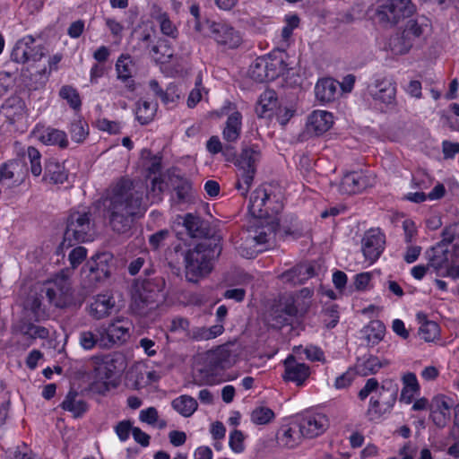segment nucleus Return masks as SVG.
<instances>
[{
	"instance_id": "nucleus-1",
	"label": "nucleus",
	"mask_w": 459,
	"mask_h": 459,
	"mask_svg": "<svg viewBox=\"0 0 459 459\" xmlns=\"http://www.w3.org/2000/svg\"><path fill=\"white\" fill-rule=\"evenodd\" d=\"M163 184V180L154 178L146 194L143 184L134 183L130 178H121L114 183L102 197L103 215L112 230L117 234L127 233L134 216L146 210L145 199H151L152 203L161 200Z\"/></svg>"
},
{
	"instance_id": "nucleus-2",
	"label": "nucleus",
	"mask_w": 459,
	"mask_h": 459,
	"mask_svg": "<svg viewBox=\"0 0 459 459\" xmlns=\"http://www.w3.org/2000/svg\"><path fill=\"white\" fill-rule=\"evenodd\" d=\"M221 152L227 161L236 160L239 173L238 174V178L235 186L241 192V195L246 196L253 184L256 172V164L261 159V149L259 145L251 144L243 146L238 159L236 149L231 145V143L223 145Z\"/></svg>"
},
{
	"instance_id": "nucleus-3",
	"label": "nucleus",
	"mask_w": 459,
	"mask_h": 459,
	"mask_svg": "<svg viewBox=\"0 0 459 459\" xmlns=\"http://www.w3.org/2000/svg\"><path fill=\"white\" fill-rule=\"evenodd\" d=\"M222 246L220 238L204 239L185 255L186 275L190 281L208 274L212 269V261L220 256Z\"/></svg>"
},
{
	"instance_id": "nucleus-4",
	"label": "nucleus",
	"mask_w": 459,
	"mask_h": 459,
	"mask_svg": "<svg viewBox=\"0 0 459 459\" xmlns=\"http://www.w3.org/2000/svg\"><path fill=\"white\" fill-rule=\"evenodd\" d=\"M278 229L279 223L274 221H272V225L250 226L232 238L234 247L242 257L254 258L262 251L258 247L267 243L271 235Z\"/></svg>"
},
{
	"instance_id": "nucleus-5",
	"label": "nucleus",
	"mask_w": 459,
	"mask_h": 459,
	"mask_svg": "<svg viewBox=\"0 0 459 459\" xmlns=\"http://www.w3.org/2000/svg\"><path fill=\"white\" fill-rule=\"evenodd\" d=\"M92 229L91 213L85 211H74L66 219L61 248H69L76 244L91 239Z\"/></svg>"
},
{
	"instance_id": "nucleus-6",
	"label": "nucleus",
	"mask_w": 459,
	"mask_h": 459,
	"mask_svg": "<svg viewBox=\"0 0 459 459\" xmlns=\"http://www.w3.org/2000/svg\"><path fill=\"white\" fill-rule=\"evenodd\" d=\"M415 5L411 0H383L375 13V18L383 26H394L412 15Z\"/></svg>"
},
{
	"instance_id": "nucleus-7",
	"label": "nucleus",
	"mask_w": 459,
	"mask_h": 459,
	"mask_svg": "<svg viewBox=\"0 0 459 459\" xmlns=\"http://www.w3.org/2000/svg\"><path fill=\"white\" fill-rule=\"evenodd\" d=\"M399 391V385L394 380L384 381L377 392V397L372 396L369 401L368 415L371 420L378 419L390 411L394 407Z\"/></svg>"
},
{
	"instance_id": "nucleus-8",
	"label": "nucleus",
	"mask_w": 459,
	"mask_h": 459,
	"mask_svg": "<svg viewBox=\"0 0 459 459\" xmlns=\"http://www.w3.org/2000/svg\"><path fill=\"white\" fill-rule=\"evenodd\" d=\"M132 322L124 316L114 318L108 326H100V347L110 348L117 342H125L130 337Z\"/></svg>"
},
{
	"instance_id": "nucleus-9",
	"label": "nucleus",
	"mask_w": 459,
	"mask_h": 459,
	"mask_svg": "<svg viewBox=\"0 0 459 459\" xmlns=\"http://www.w3.org/2000/svg\"><path fill=\"white\" fill-rule=\"evenodd\" d=\"M425 258L429 262V266L438 273L441 269H446L450 264H455L459 259V245H454L451 249L441 244L428 248L425 251Z\"/></svg>"
},
{
	"instance_id": "nucleus-10",
	"label": "nucleus",
	"mask_w": 459,
	"mask_h": 459,
	"mask_svg": "<svg viewBox=\"0 0 459 459\" xmlns=\"http://www.w3.org/2000/svg\"><path fill=\"white\" fill-rule=\"evenodd\" d=\"M32 36H26L19 39L11 53L12 61L18 64L28 62H38L45 56V48L41 45L36 46Z\"/></svg>"
},
{
	"instance_id": "nucleus-11",
	"label": "nucleus",
	"mask_w": 459,
	"mask_h": 459,
	"mask_svg": "<svg viewBox=\"0 0 459 459\" xmlns=\"http://www.w3.org/2000/svg\"><path fill=\"white\" fill-rule=\"evenodd\" d=\"M69 278L64 273L57 274L45 288L46 296L50 304L56 307L66 306L72 296Z\"/></svg>"
},
{
	"instance_id": "nucleus-12",
	"label": "nucleus",
	"mask_w": 459,
	"mask_h": 459,
	"mask_svg": "<svg viewBox=\"0 0 459 459\" xmlns=\"http://www.w3.org/2000/svg\"><path fill=\"white\" fill-rule=\"evenodd\" d=\"M367 92L375 100L386 106L395 103L396 83L386 76L376 77L368 84Z\"/></svg>"
},
{
	"instance_id": "nucleus-13",
	"label": "nucleus",
	"mask_w": 459,
	"mask_h": 459,
	"mask_svg": "<svg viewBox=\"0 0 459 459\" xmlns=\"http://www.w3.org/2000/svg\"><path fill=\"white\" fill-rule=\"evenodd\" d=\"M205 27L209 31L208 36L212 37L220 45L235 48L241 42L238 32L225 23L206 20Z\"/></svg>"
},
{
	"instance_id": "nucleus-14",
	"label": "nucleus",
	"mask_w": 459,
	"mask_h": 459,
	"mask_svg": "<svg viewBox=\"0 0 459 459\" xmlns=\"http://www.w3.org/2000/svg\"><path fill=\"white\" fill-rule=\"evenodd\" d=\"M91 281H102L108 278L115 268L114 256L109 252L96 254L86 264Z\"/></svg>"
},
{
	"instance_id": "nucleus-15",
	"label": "nucleus",
	"mask_w": 459,
	"mask_h": 459,
	"mask_svg": "<svg viewBox=\"0 0 459 459\" xmlns=\"http://www.w3.org/2000/svg\"><path fill=\"white\" fill-rule=\"evenodd\" d=\"M160 300L161 298L157 296V289L152 290L142 283L133 296L131 308L140 316H146L159 306Z\"/></svg>"
},
{
	"instance_id": "nucleus-16",
	"label": "nucleus",
	"mask_w": 459,
	"mask_h": 459,
	"mask_svg": "<svg viewBox=\"0 0 459 459\" xmlns=\"http://www.w3.org/2000/svg\"><path fill=\"white\" fill-rule=\"evenodd\" d=\"M385 236L378 229H371L362 238V252L370 263L376 262L385 249Z\"/></svg>"
},
{
	"instance_id": "nucleus-17",
	"label": "nucleus",
	"mask_w": 459,
	"mask_h": 459,
	"mask_svg": "<svg viewBox=\"0 0 459 459\" xmlns=\"http://www.w3.org/2000/svg\"><path fill=\"white\" fill-rule=\"evenodd\" d=\"M375 178L362 171H351L345 174L341 181L339 189L342 194L354 195L372 186Z\"/></svg>"
},
{
	"instance_id": "nucleus-18",
	"label": "nucleus",
	"mask_w": 459,
	"mask_h": 459,
	"mask_svg": "<svg viewBox=\"0 0 459 459\" xmlns=\"http://www.w3.org/2000/svg\"><path fill=\"white\" fill-rule=\"evenodd\" d=\"M452 400L443 394L435 396L429 405L430 419L438 428L446 426L451 418Z\"/></svg>"
},
{
	"instance_id": "nucleus-19",
	"label": "nucleus",
	"mask_w": 459,
	"mask_h": 459,
	"mask_svg": "<svg viewBox=\"0 0 459 459\" xmlns=\"http://www.w3.org/2000/svg\"><path fill=\"white\" fill-rule=\"evenodd\" d=\"M299 426L304 437L314 438L322 435L328 429L329 420L325 414H310L303 417Z\"/></svg>"
},
{
	"instance_id": "nucleus-20",
	"label": "nucleus",
	"mask_w": 459,
	"mask_h": 459,
	"mask_svg": "<svg viewBox=\"0 0 459 459\" xmlns=\"http://www.w3.org/2000/svg\"><path fill=\"white\" fill-rule=\"evenodd\" d=\"M309 375V367L305 363L298 362L293 355H290L284 360V374L282 376L284 380L302 385Z\"/></svg>"
},
{
	"instance_id": "nucleus-21",
	"label": "nucleus",
	"mask_w": 459,
	"mask_h": 459,
	"mask_svg": "<svg viewBox=\"0 0 459 459\" xmlns=\"http://www.w3.org/2000/svg\"><path fill=\"white\" fill-rule=\"evenodd\" d=\"M316 275L315 267L311 264L301 263L283 272L279 278L285 283L291 285L303 284Z\"/></svg>"
},
{
	"instance_id": "nucleus-22",
	"label": "nucleus",
	"mask_w": 459,
	"mask_h": 459,
	"mask_svg": "<svg viewBox=\"0 0 459 459\" xmlns=\"http://www.w3.org/2000/svg\"><path fill=\"white\" fill-rule=\"evenodd\" d=\"M116 306L115 299L111 294H99L90 304L89 314L96 320L108 316Z\"/></svg>"
},
{
	"instance_id": "nucleus-23",
	"label": "nucleus",
	"mask_w": 459,
	"mask_h": 459,
	"mask_svg": "<svg viewBox=\"0 0 459 459\" xmlns=\"http://www.w3.org/2000/svg\"><path fill=\"white\" fill-rule=\"evenodd\" d=\"M183 226L186 229L187 235L192 238H209V224L200 216L193 213H186L183 217Z\"/></svg>"
},
{
	"instance_id": "nucleus-24",
	"label": "nucleus",
	"mask_w": 459,
	"mask_h": 459,
	"mask_svg": "<svg viewBox=\"0 0 459 459\" xmlns=\"http://www.w3.org/2000/svg\"><path fill=\"white\" fill-rule=\"evenodd\" d=\"M13 332L16 334H21L30 343L36 339H47L49 336L48 328L40 325H36L25 319L19 320L13 325Z\"/></svg>"
},
{
	"instance_id": "nucleus-25",
	"label": "nucleus",
	"mask_w": 459,
	"mask_h": 459,
	"mask_svg": "<svg viewBox=\"0 0 459 459\" xmlns=\"http://www.w3.org/2000/svg\"><path fill=\"white\" fill-rule=\"evenodd\" d=\"M340 82L332 78H323L318 80L315 86L316 98L321 103H329L333 101L338 95Z\"/></svg>"
},
{
	"instance_id": "nucleus-26",
	"label": "nucleus",
	"mask_w": 459,
	"mask_h": 459,
	"mask_svg": "<svg viewBox=\"0 0 459 459\" xmlns=\"http://www.w3.org/2000/svg\"><path fill=\"white\" fill-rule=\"evenodd\" d=\"M206 362L211 371L228 368L232 363L231 352L227 347L219 346L216 350L208 352Z\"/></svg>"
},
{
	"instance_id": "nucleus-27",
	"label": "nucleus",
	"mask_w": 459,
	"mask_h": 459,
	"mask_svg": "<svg viewBox=\"0 0 459 459\" xmlns=\"http://www.w3.org/2000/svg\"><path fill=\"white\" fill-rule=\"evenodd\" d=\"M389 364L388 360H381L378 357L369 355L368 358L359 359L354 366L357 375L368 377L377 374L382 368Z\"/></svg>"
},
{
	"instance_id": "nucleus-28",
	"label": "nucleus",
	"mask_w": 459,
	"mask_h": 459,
	"mask_svg": "<svg viewBox=\"0 0 459 459\" xmlns=\"http://www.w3.org/2000/svg\"><path fill=\"white\" fill-rule=\"evenodd\" d=\"M242 129V115L239 111L231 113L225 123L222 130V138L227 143H236L241 134Z\"/></svg>"
},
{
	"instance_id": "nucleus-29",
	"label": "nucleus",
	"mask_w": 459,
	"mask_h": 459,
	"mask_svg": "<svg viewBox=\"0 0 459 459\" xmlns=\"http://www.w3.org/2000/svg\"><path fill=\"white\" fill-rule=\"evenodd\" d=\"M303 435H301L299 426L290 427L284 426L277 433V443L280 446L289 449L294 448L301 442Z\"/></svg>"
},
{
	"instance_id": "nucleus-30",
	"label": "nucleus",
	"mask_w": 459,
	"mask_h": 459,
	"mask_svg": "<svg viewBox=\"0 0 459 459\" xmlns=\"http://www.w3.org/2000/svg\"><path fill=\"white\" fill-rule=\"evenodd\" d=\"M134 64L129 56L121 55L116 64L117 79L122 81L130 91L135 90L134 81L132 79Z\"/></svg>"
},
{
	"instance_id": "nucleus-31",
	"label": "nucleus",
	"mask_w": 459,
	"mask_h": 459,
	"mask_svg": "<svg viewBox=\"0 0 459 459\" xmlns=\"http://www.w3.org/2000/svg\"><path fill=\"white\" fill-rule=\"evenodd\" d=\"M68 174L63 164L54 159H49L45 163L43 179L53 184H63L67 180Z\"/></svg>"
},
{
	"instance_id": "nucleus-32",
	"label": "nucleus",
	"mask_w": 459,
	"mask_h": 459,
	"mask_svg": "<svg viewBox=\"0 0 459 459\" xmlns=\"http://www.w3.org/2000/svg\"><path fill=\"white\" fill-rule=\"evenodd\" d=\"M265 201L266 189L259 187L253 191L248 204V211L253 217L267 219Z\"/></svg>"
},
{
	"instance_id": "nucleus-33",
	"label": "nucleus",
	"mask_w": 459,
	"mask_h": 459,
	"mask_svg": "<svg viewBox=\"0 0 459 459\" xmlns=\"http://www.w3.org/2000/svg\"><path fill=\"white\" fill-rule=\"evenodd\" d=\"M61 408L73 413L74 418H81L88 411V404L82 399H78V393L71 390L61 403Z\"/></svg>"
},
{
	"instance_id": "nucleus-34",
	"label": "nucleus",
	"mask_w": 459,
	"mask_h": 459,
	"mask_svg": "<svg viewBox=\"0 0 459 459\" xmlns=\"http://www.w3.org/2000/svg\"><path fill=\"white\" fill-rule=\"evenodd\" d=\"M309 122L316 134H322L332 126L333 115L327 111L315 110L309 117Z\"/></svg>"
},
{
	"instance_id": "nucleus-35",
	"label": "nucleus",
	"mask_w": 459,
	"mask_h": 459,
	"mask_svg": "<svg viewBox=\"0 0 459 459\" xmlns=\"http://www.w3.org/2000/svg\"><path fill=\"white\" fill-rule=\"evenodd\" d=\"M1 110L9 120L15 121L24 113V102L20 97L12 96L3 103Z\"/></svg>"
},
{
	"instance_id": "nucleus-36",
	"label": "nucleus",
	"mask_w": 459,
	"mask_h": 459,
	"mask_svg": "<svg viewBox=\"0 0 459 459\" xmlns=\"http://www.w3.org/2000/svg\"><path fill=\"white\" fill-rule=\"evenodd\" d=\"M402 380L403 387L401 392L400 401L409 404L412 402L414 394L420 392V385L416 375L411 372L404 374Z\"/></svg>"
},
{
	"instance_id": "nucleus-37",
	"label": "nucleus",
	"mask_w": 459,
	"mask_h": 459,
	"mask_svg": "<svg viewBox=\"0 0 459 459\" xmlns=\"http://www.w3.org/2000/svg\"><path fill=\"white\" fill-rule=\"evenodd\" d=\"M40 141L44 144L57 145L61 149L67 148L69 143L65 131L51 127H48L42 132Z\"/></svg>"
},
{
	"instance_id": "nucleus-38",
	"label": "nucleus",
	"mask_w": 459,
	"mask_h": 459,
	"mask_svg": "<svg viewBox=\"0 0 459 459\" xmlns=\"http://www.w3.org/2000/svg\"><path fill=\"white\" fill-rule=\"evenodd\" d=\"M223 331V325L216 324L211 327H195L188 331L186 336L195 341H207L221 335Z\"/></svg>"
},
{
	"instance_id": "nucleus-39",
	"label": "nucleus",
	"mask_w": 459,
	"mask_h": 459,
	"mask_svg": "<svg viewBox=\"0 0 459 459\" xmlns=\"http://www.w3.org/2000/svg\"><path fill=\"white\" fill-rule=\"evenodd\" d=\"M172 408L184 417H190L197 410V401L190 395H180L171 403Z\"/></svg>"
},
{
	"instance_id": "nucleus-40",
	"label": "nucleus",
	"mask_w": 459,
	"mask_h": 459,
	"mask_svg": "<svg viewBox=\"0 0 459 459\" xmlns=\"http://www.w3.org/2000/svg\"><path fill=\"white\" fill-rule=\"evenodd\" d=\"M135 116L141 125L149 124L154 117L157 105L145 100L137 102Z\"/></svg>"
},
{
	"instance_id": "nucleus-41",
	"label": "nucleus",
	"mask_w": 459,
	"mask_h": 459,
	"mask_svg": "<svg viewBox=\"0 0 459 459\" xmlns=\"http://www.w3.org/2000/svg\"><path fill=\"white\" fill-rule=\"evenodd\" d=\"M174 192L172 200L178 204L189 203L193 199L192 183L187 179H179L174 186Z\"/></svg>"
},
{
	"instance_id": "nucleus-42",
	"label": "nucleus",
	"mask_w": 459,
	"mask_h": 459,
	"mask_svg": "<svg viewBox=\"0 0 459 459\" xmlns=\"http://www.w3.org/2000/svg\"><path fill=\"white\" fill-rule=\"evenodd\" d=\"M362 331L368 342L375 345L384 338L385 326L381 321L373 320Z\"/></svg>"
},
{
	"instance_id": "nucleus-43",
	"label": "nucleus",
	"mask_w": 459,
	"mask_h": 459,
	"mask_svg": "<svg viewBox=\"0 0 459 459\" xmlns=\"http://www.w3.org/2000/svg\"><path fill=\"white\" fill-rule=\"evenodd\" d=\"M283 203L281 196L275 194H270L266 191L265 211L267 212V219H272L268 225H272V221H278L276 216L282 211Z\"/></svg>"
},
{
	"instance_id": "nucleus-44",
	"label": "nucleus",
	"mask_w": 459,
	"mask_h": 459,
	"mask_svg": "<svg viewBox=\"0 0 459 459\" xmlns=\"http://www.w3.org/2000/svg\"><path fill=\"white\" fill-rule=\"evenodd\" d=\"M248 74L250 78L257 82L270 81L268 73L266 72L265 56L257 57L250 65Z\"/></svg>"
},
{
	"instance_id": "nucleus-45",
	"label": "nucleus",
	"mask_w": 459,
	"mask_h": 459,
	"mask_svg": "<svg viewBox=\"0 0 459 459\" xmlns=\"http://www.w3.org/2000/svg\"><path fill=\"white\" fill-rule=\"evenodd\" d=\"M411 34L419 40L429 30L430 22L425 16H418L407 22L405 25Z\"/></svg>"
},
{
	"instance_id": "nucleus-46",
	"label": "nucleus",
	"mask_w": 459,
	"mask_h": 459,
	"mask_svg": "<svg viewBox=\"0 0 459 459\" xmlns=\"http://www.w3.org/2000/svg\"><path fill=\"white\" fill-rule=\"evenodd\" d=\"M276 92L272 90L265 91L260 95L255 111L259 117H264L267 111L272 110L276 106Z\"/></svg>"
},
{
	"instance_id": "nucleus-47",
	"label": "nucleus",
	"mask_w": 459,
	"mask_h": 459,
	"mask_svg": "<svg viewBox=\"0 0 459 459\" xmlns=\"http://www.w3.org/2000/svg\"><path fill=\"white\" fill-rule=\"evenodd\" d=\"M266 72L268 73L269 80L273 81L282 74L287 69V65L281 57L277 56H265Z\"/></svg>"
},
{
	"instance_id": "nucleus-48",
	"label": "nucleus",
	"mask_w": 459,
	"mask_h": 459,
	"mask_svg": "<svg viewBox=\"0 0 459 459\" xmlns=\"http://www.w3.org/2000/svg\"><path fill=\"white\" fill-rule=\"evenodd\" d=\"M59 97L65 100L69 107L79 110L82 106V100L78 91L71 85H64L59 90Z\"/></svg>"
},
{
	"instance_id": "nucleus-49",
	"label": "nucleus",
	"mask_w": 459,
	"mask_h": 459,
	"mask_svg": "<svg viewBox=\"0 0 459 459\" xmlns=\"http://www.w3.org/2000/svg\"><path fill=\"white\" fill-rule=\"evenodd\" d=\"M69 132L72 139L74 142L81 143L89 134V126L84 120L75 119L71 123Z\"/></svg>"
},
{
	"instance_id": "nucleus-50",
	"label": "nucleus",
	"mask_w": 459,
	"mask_h": 459,
	"mask_svg": "<svg viewBox=\"0 0 459 459\" xmlns=\"http://www.w3.org/2000/svg\"><path fill=\"white\" fill-rule=\"evenodd\" d=\"M275 417L274 412L268 407L259 406L251 412V421L256 425L270 423Z\"/></svg>"
},
{
	"instance_id": "nucleus-51",
	"label": "nucleus",
	"mask_w": 459,
	"mask_h": 459,
	"mask_svg": "<svg viewBox=\"0 0 459 459\" xmlns=\"http://www.w3.org/2000/svg\"><path fill=\"white\" fill-rule=\"evenodd\" d=\"M419 334L425 342H433L439 335V325L434 321H425L419 329Z\"/></svg>"
},
{
	"instance_id": "nucleus-52",
	"label": "nucleus",
	"mask_w": 459,
	"mask_h": 459,
	"mask_svg": "<svg viewBox=\"0 0 459 459\" xmlns=\"http://www.w3.org/2000/svg\"><path fill=\"white\" fill-rule=\"evenodd\" d=\"M79 342L84 350H91L96 345L100 347V334L98 333V328L96 329V333L91 331L81 332L79 335Z\"/></svg>"
},
{
	"instance_id": "nucleus-53",
	"label": "nucleus",
	"mask_w": 459,
	"mask_h": 459,
	"mask_svg": "<svg viewBox=\"0 0 459 459\" xmlns=\"http://www.w3.org/2000/svg\"><path fill=\"white\" fill-rule=\"evenodd\" d=\"M389 48L394 55L406 54L411 48L400 32L390 38Z\"/></svg>"
},
{
	"instance_id": "nucleus-54",
	"label": "nucleus",
	"mask_w": 459,
	"mask_h": 459,
	"mask_svg": "<svg viewBox=\"0 0 459 459\" xmlns=\"http://www.w3.org/2000/svg\"><path fill=\"white\" fill-rule=\"evenodd\" d=\"M27 157L30 160V172L34 177H39L42 173L40 152L35 147L30 146L27 149Z\"/></svg>"
},
{
	"instance_id": "nucleus-55",
	"label": "nucleus",
	"mask_w": 459,
	"mask_h": 459,
	"mask_svg": "<svg viewBox=\"0 0 459 459\" xmlns=\"http://www.w3.org/2000/svg\"><path fill=\"white\" fill-rule=\"evenodd\" d=\"M181 96V91L179 87L175 83H169L166 90L163 91V95L160 100L165 105L175 106Z\"/></svg>"
},
{
	"instance_id": "nucleus-56",
	"label": "nucleus",
	"mask_w": 459,
	"mask_h": 459,
	"mask_svg": "<svg viewBox=\"0 0 459 459\" xmlns=\"http://www.w3.org/2000/svg\"><path fill=\"white\" fill-rule=\"evenodd\" d=\"M157 20L160 23V30L164 35L171 38H176L178 36V30L173 22L169 20L167 13H164L160 14L157 17Z\"/></svg>"
},
{
	"instance_id": "nucleus-57",
	"label": "nucleus",
	"mask_w": 459,
	"mask_h": 459,
	"mask_svg": "<svg viewBox=\"0 0 459 459\" xmlns=\"http://www.w3.org/2000/svg\"><path fill=\"white\" fill-rule=\"evenodd\" d=\"M457 224H450L446 226L441 232V240L437 242V244H441L443 246L448 247L454 242L456 238H459V233L457 232Z\"/></svg>"
},
{
	"instance_id": "nucleus-58",
	"label": "nucleus",
	"mask_w": 459,
	"mask_h": 459,
	"mask_svg": "<svg viewBox=\"0 0 459 459\" xmlns=\"http://www.w3.org/2000/svg\"><path fill=\"white\" fill-rule=\"evenodd\" d=\"M324 321L327 328H333L339 322L338 306L332 304L323 310Z\"/></svg>"
},
{
	"instance_id": "nucleus-59",
	"label": "nucleus",
	"mask_w": 459,
	"mask_h": 459,
	"mask_svg": "<svg viewBox=\"0 0 459 459\" xmlns=\"http://www.w3.org/2000/svg\"><path fill=\"white\" fill-rule=\"evenodd\" d=\"M169 236V230H160L149 237V244L152 249L158 250L164 246Z\"/></svg>"
},
{
	"instance_id": "nucleus-60",
	"label": "nucleus",
	"mask_w": 459,
	"mask_h": 459,
	"mask_svg": "<svg viewBox=\"0 0 459 459\" xmlns=\"http://www.w3.org/2000/svg\"><path fill=\"white\" fill-rule=\"evenodd\" d=\"M356 375L354 368H350L346 372L335 378L334 387L336 389H342L350 386Z\"/></svg>"
},
{
	"instance_id": "nucleus-61",
	"label": "nucleus",
	"mask_w": 459,
	"mask_h": 459,
	"mask_svg": "<svg viewBox=\"0 0 459 459\" xmlns=\"http://www.w3.org/2000/svg\"><path fill=\"white\" fill-rule=\"evenodd\" d=\"M230 447L235 453H241L244 450V435L240 430L235 429L230 435Z\"/></svg>"
},
{
	"instance_id": "nucleus-62",
	"label": "nucleus",
	"mask_w": 459,
	"mask_h": 459,
	"mask_svg": "<svg viewBox=\"0 0 459 459\" xmlns=\"http://www.w3.org/2000/svg\"><path fill=\"white\" fill-rule=\"evenodd\" d=\"M379 388V383L376 378H368L365 385L359 392L358 396L359 400L364 401L370 394L374 392L377 393Z\"/></svg>"
},
{
	"instance_id": "nucleus-63",
	"label": "nucleus",
	"mask_w": 459,
	"mask_h": 459,
	"mask_svg": "<svg viewBox=\"0 0 459 459\" xmlns=\"http://www.w3.org/2000/svg\"><path fill=\"white\" fill-rule=\"evenodd\" d=\"M18 167V162L9 160L0 166V184L6 179H12L14 177V170Z\"/></svg>"
},
{
	"instance_id": "nucleus-64",
	"label": "nucleus",
	"mask_w": 459,
	"mask_h": 459,
	"mask_svg": "<svg viewBox=\"0 0 459 459\" xmlns=\"http://www.w3.org/2000/svg\"><path fill=\"white\" fill-rule=\"evenodd\" d=\"M87 249L83 247H77L74 248L68 256L70 264L73 268H76L86 258Z\"/></svg>"
}]
</instances>
